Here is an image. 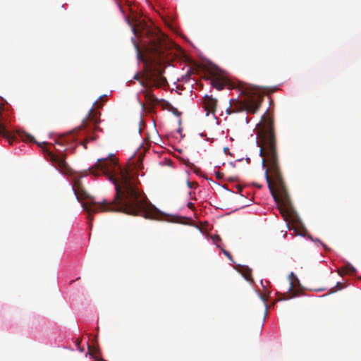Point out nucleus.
<instances>
[{"instance_id":"nucleus-1","label":"nucleus","mask_w":361,"mask_h":361,"mask_svg":"<svg viewBox=\"0 0 361 361\" xmlns=\"http://www.w3.org/2000/svg\"><path fill=\"white\" fill-rule=\"evenodd\" d=\"M94 176L104 174L114 184L116 195L114 200L96 202L93 199L82 204L83 209L88 214L90 226L92 215L98 212H121L130 215L142 216L146 219H157L159 210L139 190L136 175L118 166L113 157L99 159L90 169Z\"/></svg>"},{"instance_id":"nucleus-2","label":"nucleus","mask_w":361,"mask_h":361,"mask_svg":"<svg viewBox=\"0 0 361 361\" xmlns=\"http://www.w3.org/2000/svg\"><path fill=\"white\" fill-rule=\"evenodd\" d=\"M135 35L141 39L144 53L140 51L139 44L135 43L137 57L142 61L148 69L150 82L157 87L167 83L164 76V65L169 62L173 43L152 22L144 20L137 22L133 27Z\"/></svg>"},{"instance_id":"nucleus-3","label":"nucleus","mask_w":361,"mask_h":361,"mask_svg":"<svg viewBox=\"0 0 361 361\" xmlns=\"http://www.w3.org/2000/svg\"><path fill=\"white\" fill-rule=\"evenodd\" d=\"M259 154L262 157V164L265 169L266 181L271 195L278 202L286 198L288 194L279 165L274 123L270 117L264 118V128L259 135Z\"/></svg>"},{"instance_id":"nucleus-4","label":"nucleus","mask_w":361,"mask_h":361,"mask_svg":"<svg viewBox=\"0 0 361 361\" xmlns=\"http://www.w3.org/2000/svg\"><path fill=\"white\" fill-rule=\"evenodd\" d=\"M0 137L5 138L11 145H12L13 142L18 138H20L23 141H29L30 142L36 143L40 148L42 149L46 158L49 159L61 173L65 175H71L72 173V169L66 161V154L65 153V151L66 149L63 151H61L56 148L55 149L57 152V154H54L49 149L44 147V146L48 144L47 142H38L31 135L19 131H18L16 134H13L6 128L5 123L3 122L1 111Z\"/></svg>"},{"instance_id":"nucleus-5","label":"nucleus","mask_w":361,"mask_h":361,"mask_svg":"<svg viewBox=\"0 0 361 361\" xmlns=\"http://www.w3.org/2000/svg\"><path fill=\"white\" fill-rule=\"evenodd\" d=\"M262 102V97L252 90L247 92L243 100L234 99L231 104L232 112L246 111L255 114L259 110ZM228 111V109L227 110ZM231 111L228 112L231 114Z\"/></svg>"},{"instance_id":"nucleus-6","label":"nucleus","mask_w":361,"mask_h":361,"mask_svg":"<svg viewBox=\"0 0 361 361\" xmlns=\"http://www.w3.org/2000/svg\"><path fill=\"white\" fill-rule=\"evenodd\" d=\"M99 122V114L94 111L92 108L87 116L83 119L81 126L79 128L80 130L84 131V135L85 138L84 140L80 142V145L83 146L85 149L87 148V143L93 142L97 140L98 137L95 135V132L99 128L97 123Z\"/></svg>"},{"instance_id":"nucleus-7","label":"nucleus","mask_w":361,"mask_h":361,"mask_svg":"<svg viewBox=\"0 0 361 361\" xmlns=\"http://www.w3.org/2000/svg\"><path fill=\"white\" fill-rule=\"evenodd\" d=\"M203 106L208 114H214L217 106V100L212 96L205 95L202 98Z\"/></svg>"},{"instance_id":"nucleus-8","label":"nucleus","mask_w":361,"mask_h":361,"mask_svg":"<svg viewBox=\"0 0 361 361\" xmlns=\"http://www.w3.org/2000/svg\"><path fill=\"white\" fill-rule=\"evenodd\" d=\"M73 190L74 191L75 195L76 196L78 200L87 197V193L84 190L80 180L78 178H75L74 180L73 184Z\"/></svg>"},{"instance_id":"nucleus-9","label":"nucleus","mask_w":361,"mask_h":361,"mask_svg":"<svg viewBox=\"0 0 361 361\" xmlns=\"http://www.w3.org/2000/svg\"><path fill=\"white\" fill-rule=\"evenodd\" d=\"M76 140V137L72 133L68 135H63L60 137L56 141V144L61 146H67L68 147L72 142Z\"/></svg>"},{"instance_id":"nucleus-10","label":"nucleus","mask_w":361,"mask_h":361,"mask_svg":"<svg viewBox=\"0 0 361 361\" xmlns=\"http://www.w3.org/2000/svg\"><path fill=\"white\" fill-rule=\"evenodd\" d=\"M212 84L218 90H221L226 85L227 82L224 79H221L219 78H215L212 80Z\"/></svg>"},{"instance_id":"nucleus-11","label":"nucleus","mask_w":361,"mask_h":361,"mask_svg":"<svg viewBox=\"0 0 361 361\" xmlns=\"http://www.w3.org/2000/svg\"><path fill=\"white\" fill-rule=\"evenodd\" d=\"M341 271H342V273H341L340 271H338L340 274H342L343 273V274H351L356 273V269L352 264H350L349 263H348L345 266H344L342 268Z\"/></svg>"},{"instance_id":"nucleus-12","label":"nucleus","mask_w":361,"mask_h":361,"mask_svg":"<svg viewBox=\"0 0 361 361\" xmlns=\"http://www.w3.org/2000/svg\"><path fill=\"white\" fill-rule=\"evenodd\" d=\"M144 94H145V97L147 98V99L149 100L151 102H154L157 100L155 97L151 93L146 92H144Z\"/></svg>"},{"instance_id":"nucleus-13","label":"nucleus","mask_w":361,"mask_h":361,"mask_svg":"<svg viewBox=\"0 0 361 361\" xmlns=\"http://www.w3.org/2000/svg\"><path fill=\"white\" fill-rule=\"evenodd\" d=\"M212 240H213L214 243H215L217 245V247H220V245H219V243H220L221 241V239L219 237V235H216L212 236Z\"/></svg>"},{"instance_id":"nucleus-14","label":"nucleus","mask_w":361,"mask_h":361,"mask_svg":"<svg viewBox=\"0 0 361 361\" xmlns=\"http://www.w3.org/2000/svg\"><path fill=\"white\" fill-rule=\"evenodd\" d=\"M221 250H222V251H223L224 254V255H226V257H227L230 260H233L232 256H231V253H230L228 251H227V250H224V249H223V248H221Z\"/></svg>"},{"instance_id":"nucleus-15","label":"nucleus","mask_w":361,"mask_h":361,"mask_svg":"<svg viewBox=\"0 0 361 361\" xmlns=\"http://www.w3.org/2000/svg\"><path fill=\"white\" fill-rule=\"evenodd\" d=\"M187 185L189 188H192L195 185H197V183L190 182L189 180H188Z\"/></svg>"},{"instance_id":"nucleus-16","label":"nucleus","mask_w":361,"mask_h":361,"mask_svg":"<svg viewBox=\"0 0 361 361\" xmlns=\"http://www.w3.org/2000/svg\"><path fill=\"white\" fill-rule=\"evenodd\" d=\"M336 291V290L335 289V288H332L331 289V292H330V293H335Z\"/></svg>"},{"instance_id":"nucleus-17","label":"nucleus","mask_w":361,"mask_h":361,"mask_svg":"<svg viewBox=\"0 0 361 361\" xmlns=\"http://www.w3.org/2000/svg\"><path fill=\"white\" fill-rule=\"evenodd\" d=\"M216 177H217L218 178H221V174H220L219 173H216Z\"/></svg>"},{"instance_id":"nucleus-18","label":"nucleus","mask_w":361,"mask_h":361,"mask_svg":"<svg viewBox=\"0 0 361 361\" xmlns=\"http://www.w3.org/2000/svg\"><path fill=\"white\" fill-rule=\"evenodd\" d=\"M188 207H189L190 208H192V207H193V204H192V203H191V202H190V203L188 204Z\"/></svg>"},{"instance_id":"nucleus-19","label":"nucleus","mask_w":361,"mask_h":361,"mask_svg":"<svg viewBox=\"0 0 361 361\" xmlns=\"http://www.w3.org/2000/svg\"><path fill=\"white\" fill-rule=\"evenodd\" d=\"M134 78L137 80L139 78V75L137 74H136L135 76H134Z\"/></svg>"},{"instance_id":"nucleus-20","label":"nucleus","mask_w":361,"mask_h":361,"mask_svg":"<svg viewBox=\"0 0 361 361\" xmlns=\"http://www.w3.org/2000/svg\"><path fill=\"white\" fill-rule=\"evenodd\" d=\"M289 290H290V291H291V290H292V283H290Z\"/></svg>"},{"instance_id":"nucleus-21","label":"nucleus","mask_w":361,"mask_h":361,"mask_svg":"<svg viewBox=\"0 0 361 361\" xmlns=\"http://www.w3.org/2000/svg\"><path fill=\"white\" fill-rule=\"evenodd\" d=\"M337 286H341V284L340 283H337Z\"/></svg>"},{"instance_id":"nucleus-22","label":"nucleus","mask_w":361,"mask_h":361,"mask_svg":"<svg viewBox=\"0 0 361 361\" xmlns=\"http://www.w3.org/2000/svg\"><path fill=\"white\" fill-rule=\"evenodd\" d=\"M177 111H178V109H176V111H175V112H173V114H177Z\"/></svg>"},{"instance_id":"nucleus-23","label":"nucleus","mask_w":361,"mask_h":361,"mask_svg":"<svg viewBox=\"0 0 361 361\" xmlns=\"http://www.w3.org/2000/svg\"><path fill=\"white\" fill-rule=\"evenodd\" d=\"M177 111H178V109H176V111H175V112H173V114H177Z\"/></svg>"},{"instance_id":"nucleus-24","label":"nucleus","mask_w":361,"mask_h":361,"mask_svg":"<svg viewBox=\"0 0 361 361\" xmlns=\"http://www.w3.org/2000/svg\"><path fill=\"white\" fill-rule=\"evenodd\" d=\"M177 111H178V109H176V111H175V112H173V114H177Z\"/></svg>"},{"instance_id":"nucleus-25","label":"nucleus","mask_w":361,"mask_h":361,"mask_svg":"<svg viewBox=\"0 0 361 361\" xmlns=\"http://www.w3.org/2000/svg\"><path fill=\"white\" fill-rule=\"evenodd\" d=\"M262 299L265 302V299L263 297H262Z\"/></svg>"},{"instance_id":"nucleus-26","label":"nucleus","mask_w":361,"mask_h":361,"mask_svg":"<svg viewBox=\"0 0 361 361\" xmlns=\"http://www.w3.org/2000/svg\"><path fill=\"white\" fill-rule=\"evenodd\" d=\"M360 279H361V276H360Z\"/></svg>"}]
</instances>
